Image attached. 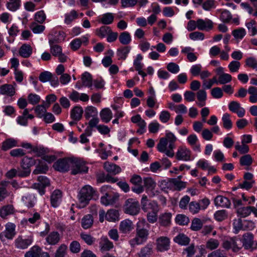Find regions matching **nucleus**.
<instances>
[{"label":"nucleus","mask_w":257,"mask_h":257,"mask_svg":"<svg viewBox=\"0 0 257 257\" xmlns=\"http://www.w3.org/2000/svg\"><path fill=\"white\" fill-rule=\"evenodd\" d=\"M149 224L145 219L140 220L137 224L136 236L130 240V244L134 246L135 244H141L145 242L149 235V230L145 228Z\"/></svg>","instance_id":"nucleus-1"},{"label":"nucleus","mask_w":257,"mask_h":257,"mask_svg":"<svg viewBox=\"0 0 257 257\" xmlns=\"http://www.w3.org/2000/svg\"><path fill=\"white\" fill-rule=\"evenodd\" d=\"M95 190L90 185H85L79 191L78 199L79 207L83 208L88 204L89 201L95 195Z\"/></svg>","instance_id":"nucleus-2"},{"label":"nucleus","mask_w":257,"mask_h":257,"mask_svg":"<svg viewBox=\"0 0 257 257\" xmlns=\"http://www.w3.org/2000/svg\"><path fill=\"white\" fill-rule=\"evenodd\" d=\"M71 167L72 175L86 173L88 170V168L85 163L78 158H72Z\"/></svg>","instance_id":"nucleus-3"},{"label":"nucleus","mask_w":257,"mask_h":257,"mask_svg":"<svg viewBox=\"0 0 257 257\" xmlns=\"http://www.w3.org/2000/svg\"><path fill=\"white\" fill-rule=\"evenodd\" d=\"M222 246L226 250L231 248L233 251L237 252L242 247V240L236 237H232L228 240H224Z\"/></svg>","instance_id":"nucleus-4"},{"label":"nucleus","mask_w":257,"mask_h":257,"mask_svg":"<svg viewBox=\"0 0 257 257\" xmlns=\"http://www.w3.org/2000/svg\"><path fill=\"white\" fill-rule=\"evenodd\" d=\"M124 209L125 213L136 215L140 210L139 203L133 198H129L125 201Z\"/></svg>","instance_id":"nucleus-5"},{"label":"nucleus","mask_w":257,"mask_h":257,"mask_svg":"<svg viewBox=\"0 0 257 257\" xmlns=\"http://www.w3.org/2000/svg\"><path fill=\"white\" fill-rule=\"evenodd\" d=\"M72 158H63L58 160L53 164V168L61 172H66L69 171L71 167Z\"/></svg>","instance_id":"nucleus-6"},{"label":"nucleus","mask_w":257,"mask_h":257,"mask_svg":"<svg viewBox=\"0 0 257 257\" xmlns=\"http://www.w3.org/2000/svg\"><path fill=\"white\" fill-rule=\"evenodd\" d=\"M37 180L39 183L33 184L32 188L38 190L39 193L43 195L45 192V187L50 185V181L46 176H39Z\"/></svg>","instance_id":"nucleus-7"},{"label":"nucleus","mask_w":257,"mask_h":257,"mask_svg":"<svg viewBox=\"0 0 257 257\" xmlns=\"http://www.w3.org/2000/svg\"><path fill=\"white\" fill-rule=\"evenodd\" d=\"M246 249L253 250L257 248V241L253 240V236L250 233H245L243 235L242 247Z\"/></svg>","instance_id":"nucleus-8"},{"label":"nucleus","mask_w":257,"mask_h":257,"mask_svg":"<svg viewBox=\"0 0 257 257\" xmlns=\"http://www.w3.org/2000/svg\"><path fill=\"white\" fill-rule=\"evenodd\" d=\"M191 151L186 147H179L176 154V158L178 160L189 161L191 160Z\"/></svg>","instance_id":"nucleus-9"},{"label":"nucleus","mask_w":257,"mask_h":257,"mask_svg":"<svg viewBox=\"0 0 257 257\" xmlns=\"http://www.w3.org/2000/svg\"><path fill=\"white\" fill-rule=\"evenodd\" d=\"M50 44L51 45L50 52L53 56L57 57L61 62H65L66 61L67 57L62 53V48L57 45H52L53 41L50 40L49 41Z\"/></svg>","instance_id":"nucleus-10"},{"label":"nucleus","mask_w":257,"mask_h":257,"mask_svg":"<svg viewBox=\"0 0 257 257\" xmlns=\"http://www.w3.org/2000/svg\"><path fill=\"white\" fill-rule=\"evenodd\" d=\"M157 249L160 251L168 250L170 246V239L167 236H161L156 239Z\"/></svg>","instance_id":"nucleus-11"},{"label":"nucleus","mask_w":257,"mask_h":257,"mask_svg":"<svg viewBox=\"0 0 257 257\" xmlns=\"http://www.w3.org/2000/svg\"><path fill=\"white\" fill-rule=\"evenodd\" d=\"M228 108L231 112L236 113L239 117H242L245 114V109L237 101H231L228 105Z\"/></svg>","instance_id":"nucleus-12"},{"label":"nucleus","mask_w":257,"mask_h":257,"mask_svg":"<svg viewBox=\"0 0 257 257\" xmlns=\"http://www.w3.org/2000/svg\"><path fill=\"white\" fill-rule=\"evenodd\" d=\"M213 23L209 19L203 20L199 19L197 20V28L201 31H209L213 28Z\"/></svg>","instance_id":"nucleus-13"},{"label":"nucleus","mask_w":257,"mask_h":257,"mask_svg":"<svg viewBox=\"0 0 257 257\" xmlns=\"http://www.w3.org/2000/svg\"><path fill=\"white\" fill-rule=\"evenodd\" d=\"M33 242V238L29 237L27 239H23L22 237L19 236L15 240V245L18 248L26 249Z\"/></svg>","instance_id":"nucleus-14"},{"label":"nucleus","mask_w":257,"mask_h":257,"mask_svg":"<svg viewBox=\"0 0 257 257\" xmlns=\"http://www.w3.org/2000/svg\"><path fill=\"white\" fill-rule=\"evenodd\" d=\"M251 212L256 213L257 209L253 206H247L239 208L236 211L238 216L240 217H245L248 216Z\"/></svg>","instance_id":"nucleus-15"},{"label":"nucleus","mask_w":257,"mask_h":257,"mask_svg":"<svg viewBox=\"0 0 257 257\" xmlns=\"http://www.w3.org/2000/svg\"><path fill=\"white\" fill-rule=\"evenodd\" d=\"M15 211V208L13 205H4L0 208V216L2 218L6 219L8 216L13 214Z\"/></svg>","instance_id":"nucleus-16"},{"label":"nucleus","mask_w":257,"mask_h":257,"mask_svg":"<svg viewBox=\"0 0 257 257\" xmlns=\"http://www.w3.org/2000/svg\"><path fill=\"white\" fill-rule=\"evenodd\" d=\"M214 204L217 206L229 208L231 202L227 198L222 195H218L214 199Z\"/></svg>","instance_id":"nucleus-17"},{"label":"nucleus","mask_w":257,"mask_h":257,"mask_svg":"<svg viewBox=\"0 0 257 257\" xmlns=\"http://www.w3.org/2000/svg\"><path fill=\"white\" fill-rule=\"evenodd\" d=\"M133 229V224L128 219L123 220L120 223L119 229L123 233H128Z\"/></svg>","instance_id":"nucleus-18"},{"label":"nucleus","mask_w":257,"mask_h":257,"mask_svg":"<svg viewBox=\"0 0 257 257\" xmlns=\"http://www.w3.org/2000/svg\"><path fill=\"white\" fill-rule=\"evenodd\" d=\"M153 206V211L147 214V219L150 223H155L157 220V213L159 211L158 206L155 202L151 203Z\"/></svg>","instance_id":"nucleus-19"},{"label":"nucleus","mask_w":257,"mask_h":257,"mask_svg":"<svg viewBox=\"0 0 257 257\" xmlns=\"http://www.w3.org/2000/svg\"><path fill=\"white\" fill-rule=\"evenodd\" d=\"M99 247L101 251H109L113 247V243L107 237H102L99 242Z\"/></svg>","instance_id":"nucleus-20"},{"label":"nucleus","mask_w":257,"mask_h":257,"mask_svg":"<svg viewBox=\"0 0 257 257\" xmlns=\"http://www.w3.org/2000/svg\"><path fill=\"white\" fill-rule=\"evenodd\" d=\"M46 240L49 244L56 245L60 240V234L57 231H52L47 236Z\"/></svg>","instance_id":"nucleus-21"},{"label":"nucleus","mask_w":257,"mask_h":257,"mask_svg":"<svg viewBox=\"0 0 257 257\" xmlns=\"http://www.w3.org/2000/svg\"><path fill=\"white\" fill-rule=\"evenodd\" d=\"M32 53V48L30 45L24 44L20 48L19 54L23 58H29Z\"/></svg>","instance_id":"nucleus-22"},{"label":"nucleus","mask_w":257,"mask_h":257,"mask_svg":"<svg viewBox=\"0 0 257 257\" xmlns=\"http://www.w3.org/2000/svg\"><path fill=\"white\" fill-rule=\"evenodd\" d=\"M37 163V160L32 158L25 157L21 162V167L25 170H30L29 168Z\"/></svg>","instance_id":"nucleus-23"},{"label":"nucleus","mask_w":257,"mask_h":257,"mask_svg":"<svg viewBox=\"0 0 257 257\" xmlns=\"http://www.w3.org/2000/svg\"><path fill=\"white\" fill-rule=\"evenodd\" d=\"M104 167L107 172L113 175H116L121 171V168L118 166L108 162L104 163Z\"/></svg>","instance_id":"nucleus-24"},{"label":"nucleus","mask_w":257,"mask_h":257,"mask_svg":"<svg viewBox=\"0 0 257 257\" xmlns=\"http://www.w3.org/2000/svg\"><path fill=\"white\" fill-rule=\"evenodd\" d=\"M4 234L8 239H12L16 234L15 225L12 223H8L6 226V230L4 232Z\"/></svg>","instance_id":"nucleus-25"},{"label":"nucleus","mask_w":257,"mask_h":257,"mask_svg":"<svg viewBox=\"0 0 257 257\" xmlns=\"http://www.w3.org/2000/svg\"><path fill=\"white\" fill-rule=\"evenodd\" d=\"M100 116L103 122L107 123L112 118V113L110 109L108 108H105L100 111Z\"/></svg>","instance_id":"nucleus-26"},{"label":"nucleus","mask_w":257,"mask_h":257,"mask_svg":"<svg viewBox=\"0 0 257 257\" xmlns=\"http://www.w3.org/2000/svg\"><path fill=\"white\" fill-rule=\"evenodd\" d=\"M0 93L10 96L15 94V88L10 84H5L0 87Z\"/></svg>","instance_id":"nucleus-27"},{"label":"nucleus","mask_w":257,"mask_h":257,"mask_svg":"<svg viewBox=\"0 0 257 257\" xmlns=\"http://www.w3.org/2000/svg\"><path fill=\"white\" fill-rule=\"evenodd\" d=\"M83 113V110L81 106H76L71 110V117L75 120H79Z\"/></svg>","instance_id":"nucleus-28"},{"label":"nucleus","mask_w":257,"mask_h":257,"mask_svg":"<svg viewBox=\"0 0 257 257\" xmlns=\"http://www.w3.org/2000/svg\"><path fill=\"white\" fill-rule=\"evenodd\" d=\"M82 85L90 88L92 86V78L91 75L87 72H84L81 77Z\"/></svg>","instance_id":"nucleus-29"},{"label":"nucleus","mask_w":257,"mask_h":257,"mask_svg":"<svg viewBox=\"0 0 257 257\" xmlns=\"http://www.w3.org/2000/svg\"><path fill=\"white\" fill-rule=\"evenodd\" d=\"M93 223V216L90 214L84 216L81 220L82 227L84 229H88L91 227Z\"/></svg>","instance_id":"nucleus-30"},{"label":"nucleus","mask_w":257,"mask_h":257,"mask_svg":"<svg viewBox=\"0 0 257 257\" xmlns=\"http://www.w3.org/2000/svg\"><path fill=\"white\" fill-rule=\"evenodd\" d=\"M105 218L108 221L114 222L119 219L118 211L115 209H110L108 210L105 215Z\"/></svg>","instance_id":"nucleus-31"},{"label":"nucleus","mask_w":257,"mask_h":257,"mask_svg":"<svg viewBox=\"0 0 257 257\" xmlns=\"http://www.w3.org/2000/svg\"><path fill=\"white\" fill-rule=\"evenodd\" d=\"M131 50L130 46L121 47L117 50V55L118 59L125 60Z\"/></svg>","instance_id":"nucleus-32"},{"label":"nucleus","mask_w":257,"mask_h":257,"mask_svg":"<svg viewBox=\"0 0 257 257\" xmlns=\"http://www.w3.org/2000/svg\"><path fill=\"white\" fill-rule=\"evenodd\" d=\"M41 248L38 245L33 246L25 254V257H40Z\"/></svg>","instance_id":"nucleus-33"},{"label":"nucleus","mask_w":257,"mask_h":257,"mask_svg":"<svg viewBox=\"0 0 257 257\" xmlns=\"http://www.w3.org/2000/svg\"><path fill=\"white\" fill-rule=\"evenodd\" d=\"M61 196V192L59 190H55L53 192L51 196V203L53 207H56L58 206Z\"/></svg>","instance_id":"nucleus-34"},{"label":"nucleus","mask_w":257,"mask_h":257,"mask_svg":"<svg viewBox=\"0 0 257 257\" xmlns=\"http://www.w3.org/2000/svg\"><path fill=\"white\" fill-rule=\"evenodd\" d=\"M37 163L36 169L33 171V174H39L40 173H45L48 170V167L45 163L41 162L39 159H37Z\"/></svg>","instance_id":"nucleus-35"},{"label":"nucleus","mask_w":257,"mask_h":257,"mask_svg":"<svg viewBox=\"0 0 257 257\" xmlns=\"http://www.w3.org/2000/svg\"><path fill=\"white\" fill-rule=\"evenodd\" d=\"M174 240L179 244L186 245L189 244L190 238L184 234L180 233L174 238Z\"/></svg>","instance_id":"nucleus-36"},{"label":"nucleus","mask_w":257,"mask_h":257,"mask_svg":"<svg viewBox=\"0 0 257 257\" xmlns=\"http://www.w3.org/2000/svg\"><path fill=\"white\" fill-rule=\"evenodd\" d=\"M118 39L121 44L126 45L131 42V37L127 32H123L120 34Z\"/></svg>","instance_id":"nucleus-37"},{"label":"nucleus","mask_w":257,"mask_h":257,"mask_svg":"<svg viewBox=\"0 0 257 257\" xmlns=\"http://www.w3.org/2000/svg\"><path fill=\"white\" fill-rule=\"evenodd\" d=\"M16 146L17 142L16 140L13 139H9L3 143L2 149L4 151H7Z\"/></svg>","instance_id":"nucleus-38"},{"label":"nucleus","mask_w":257,"mask_h":257,"mask_svg":"<svg viewBox=\"0 0 257 257\" xmlns=\"http://www.w3.org/2000/svg\"><path fill=\"white\" fill-rule=\"evenodd\" d=\"M230 117V114L227 113L224 114L222 117L223 126L226 130H230L232 126V123Z\"/></svg>","instance_id":"nucleus-39"},{"label":"nucleus","mask_w":257,"mask_h":257,"mask_svg":"<svg viewBox=\"0 0 257 257\" xmlns=\"http://www.w3.org/2000/svg\"><path fill=\"white\" fill-rule=\"evenodd\" d=\"M171 218V214L170 213H165L160 215L159 221L162 225L166 226L170 223Z\"/></svg>","instance_id":"nucleus-40"},{"label":"nucleus","mask_w":257,"mask_h":257,"mask_svg":"<svg viewBox=\"0 0 257 257\" xmlns=\"http://www.w3.org/2000/svg\"><path fill=\"white\" fill-rule=\"evenodd\" d=\"M153 253V246L152 244H147L144 247L139 253L140 257H147Z\"/></svg>","instance_id":"nucleus-41"},{"label":"nucleus","mask_w":257,"mask_h":257,"mask_svg":"<svg viewBox=\"0 0 257 257\" xmlns=\"http://www.w3.org/2000/svg\"><path fill=\"white\" fill-rule=\"evenodd\" d=\"M219 245V241L218 240L214 238L209 239L206 243V248L209 250H213L216 249Z\"/></svg>","instance_id":"nucleus-42"},{"label":"nucleus","mask_w":257,"mask_h":257,"mask_svg":"<svg viewBox=\"0 0 257 257\" xmlns=\"http://www.w3.org/2000/svg\"><path fill=\"white\" fill-rule=\"evenodd\" d=\"M165 139H167L168 143H169V149H174L175 147L174 143L177 138L173 133L171 132L167 133Z\"/></svg>","instance_id":"nucleus-43"},{"label":"nucleus","mask_w":257,"mask_h":257,"mask_svg":"<svg viewBox=\"0 0 257 257\" xmlns=\"http://www.w3.org/2000/svg\"><path fill=\"white\" fill-rule=\"evenodd\" d=\"M114 20V17L111 13H106L102 15L100 22L104 25L111 24Z\"/></svg>","instance_id":"nucleus-44"},{"label":"nucleus","mask_w":257,"mask_h":257,"mask_svg":"<svg viewBox=\"0 0 257 257\" xmlns=\"http://www.w3.org/2000/svg\"><path fill=\"white\" fill-rule=\"evenodd\" d=\"M253 160L250 155H245L240 159V164L241 166H249L252 163Z\"/></svg>","instance_id":"nucleus-45"},{"label":"nucleus","mask_w":257,"mask_h":257,"mask_svg":"<svg viewBox=\"0 0 257 257\" xmlns=\"http://www.w3.org/2000/svg\"><path fill=\"white\" fill-rule=\"evenodd\" d=\"M30 28L35 34H39L43 32L45 30V26L37 24L36 22L32 23L30 25Z\"/></svg>","instance_id":"nucleus-46"},{"label":"nucleus","mask_w":257,"mask_h":257,"mask_svg":"<svg viewBox=\"0 0 257 257\" xmlns=\"http://www.w3.org/2000/svg\"><path fill=\"white\" fill-rule=\"evenodd\" d=\"M202 225L203 223L201 219L195 218L192 221L191 229L194 231H198L202 228Z\"/></svg>","instance_id":"nucleus-47"},{"label":"nucleus","mask_w":257,"mask_h":257,"mask_svg":"<svg viewBox=\"0 0 257 257\" xmlns=\"http://www.w3.org/2000/svg\"><path fill=\"white\" fill-rule=\"evenodd\" d=\"M110 32H111V29L109 27L103 26L96 30V34L100 38H104Z\"/></svg>","instance_id":"nucleus-48"},{"label":"nucleus","mask_w":257,"mask_h":257,"mask_svg":"<svg viewBox=\"0 0 257 257\" xmlns=\"http://www.w3.org/2000/svg\"><path fill=\"white\" fill-rule=\"evenodd\" d=\"M67 246L65 244H61L56 250L55 257H65L66 254Z\"/></svg>","instance_id":"nucleus-49"},{"label":"nucleus","mask_w":257,"mask_h":257,"mask_svg":"<svg viewBox=\"0 0 257 257\" xmlns=\"http://www.w3.org/2000/svg\"><path fill=\"white\" fill-rule=\"evenodd\" d=\"M189 209L192 214H196L201 209V206L199 203L195 201H192L189 203Z\"/></svg>","instance_id":"nucleus-50"},{"label":"nucleus","mask_w":257,"mask_h":257,"mask_svg":"<svg viewBox=\"0 0 257 257\" xmlns=\"http://www.w3.org/2000/svg\"><path fill=\"white\" fill-rule=\"evenodd\" d=\"M232 80L231 76L227 73L220 74L218 77V83L221 84H224L230 82Z\"/></svg>","instance_id":"nucleus-51"},{"label":"nucleus","mask_w":257,"mask_h":257,"mask_svg":"<svg viewBox=\"0 0 257 257\" xmlns=\"http://www.w3.org/2000/svg\"><path fill=\"white\" fill-rule=\"evenodd\" d=\"M20 6V0H10L7 3V8L12 11H15Z\"/></svg>","instance_id":"nucleus-52"},{"label":"nucleus","mask_w":257,"mask_h":257,"mask_svg":"<svg viewBox=\"0 0 257 257\" xmlns=\"http://www.w3.org/2000/svg\"><path fill=\"white\" fill-rule=\"evenodd\" d=\"M227 217V213L226 210H221L216 211L214 214V218L218 221H221L225 219Z\"/></svg>","instance_id":"nucleus-53"},{"label":"nucleus","mask_w":257,"mask_h":257,"mask_svg":"<svg viewBox=\"0 0 257 257\" xmlns=\"http://www.w3.org/2000/svg\"><path fill=\"white\" fill-rule=\"evenodd\" d=\"M144 186L148 189L153 190L156 187V183L150 177L145 178L143 180Z\"/></svg>","instance_id":"nucleus-54"},{"label":"nucleus","mask_w":257,"mask_h":257,"mask_svg":"<svg viewBox=\"0 0 257 257\" xmlns=\"http://www.w3.org/2000/svg\"><path fill=\"white\" fill-rule=\"evenodd\" d=\"M232 34L236 39H242L245 35L246 32L243 28H239L233 30Z\"/></svg>","instance_id":"nucleus-55"},{"label":"nucleus","mask_w":257,"mask_h":257,"mask_svg":"<svg viewBox=\"0 0 257 257\" xmlns=\"http://www.w3.org/2000/svg\"><path fill=\"white\" fill-rule=\"evenodd\" d=\"M168 142L165 138L160 139L159 143L157 145V149L160 152H165L166 151Z\"/></svg>","instance_id":"nucleus-56"},{"label":"nucleus","mask_w":257,"mask_h":257,"mask_svg":"<svg viewBox=\"0 0 257 257\" xmlns=\"http://www.w3.org/2000/svg\"><path fill=\"white\" fill-rule=\"evenodd\" d=\"M228 67L230 72H237L240 67V63L238 61H232L229 63Z\"/></svg>","instance_id":"nucleus-57"},{"label":"nucleus","mask_w":257,"mask_h":257,"mask_svg":"<svg viewBox=\"0 0 257 257\" xmlns=\"http://www.w3.org/2000/svg\"><path fill=\"white\" fill-rule=\"evenodd\" d=\"M176 221L180 225H187L189 223V219L188 217L184 215L179 214L176 217Z\"/></svg>","instance_id":"nucleus-58"},{"label":"nucleus","mask_w":257,"mask_h":257,"mask_svg":"<svg viewBox=\"0 0 257 257\" xmlns=\"http://www.w3.org/2000/svg\"><path fill=\"white\" fill-rule=\"evenodd\" d=\"M235 149L241 154H245L249 152V147L247 145L245 144L240 145L238 142L235 145Z\"/></svg>","instance_id":"nucleus-59"},{"label":"nucleus","mask_w":257,"mask_h":257,"mask_svg":"<svg viewBox=\"0 0 257 257\" xmlns=\"http://www.w3.org/2000/svg\"><path fill=\"white\" fill-rule=\"evenodd\" d=\"M202 6L204 10L211 11L215 7V1L214 0H207L202 3Z\"/></svg>","instance_id":"nucleus-60"},{"label":"nucleus","mask_w":257,"mask_h":257,"mask_svg":"<svg viewBox=\"0 0 257 257\" xmlns=\"http://www.w3.org/2000/svg\"><path fill=\"white\" fill-rule=\"evenodd\" d=\"M96 113V109L93 106H88L85 110V117L86 119H89L91 117L93 116Z\"/></svg>","instance_id":"nucleus-61"},{"label":"nucleus","mask_w":257,"mask_h":257,"mask_svg":"<svg viewBox=\"0 0 257 257\" xmlns=\"http://www.w3.org/2000/svg\"><path fill=\"white\" fill-rule=\"evenodd\" d=\"M35 20L40 24H43L46 20V15L43 11L37 12L35 15Z\"/></svg>","instance_id":"nucleus-62"},{"label":"nucleus","mask_w":257,"mask_h":257,"mask_svg":"<svg viewBox=\"0 0 257 257\" xmlns=\"http://www.w3.org/2000/svg\"><path fill=\"white\" fill-rule=\"evenodd\" d=\"M211 94L213 98L218 99L222 97L223 93L221 88L215 87L211 90Z\"/></svg>","instance_id":"nucleus-63"},{"label":"nucleus","mask_w":257,"mask_h":257,"mask_svg":"<svg viewBox=\"0 0 257 257\" xmlns=\"http://www.w3.org/2000/svg\"><path fill=\"white\" fill-rule=\"evenodd\" d=\"M245 63L247 66L257 70V60L255 58L252 57L247 58Z\"/></svg>","instance_id":"nucleus-64"}]
</instances>
